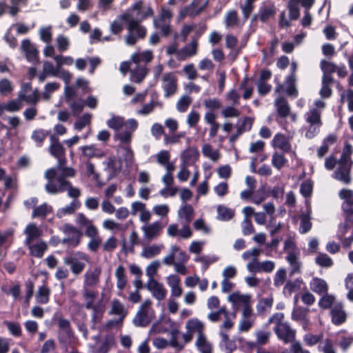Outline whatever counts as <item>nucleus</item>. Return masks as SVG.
<instances>
[{
  "label": "nucleus",
  "instance_id": "f257e3e1",
  "mask_svg": "<svg viewBox=\"0 0 353 353\" xmlns=\"http://www.w3.org/2000/svg\"><path fill=\"white\" fill-rule=\"evenodd\" d=\"M143 1L139 0L135 2L132 6V10L137 11L135 18H133L129 14H123L121 19L128 23V29L129 32L135 31L139 38L143 39L146 35V29L145 27L140 25V23L143 20L151 17L154 15V11L151 6H148L144 13L139 17V11L142 8Z\"/></svg>",
  "mask_w": 353,
  "mask_h": 353
},
{
  "label": "nucleus",
  "instance_id": "f03ea898",
  "mask_svg": "<svg viewBox=\"0 0 353 353\" xmlns=\"http://www.w3.org/2000/svg\"><path fill=\"white\" fill-rule=\"evenodd\" d=\"M63 260V263L70 267L71 272L77 276L83 272L85 263L89 261V256L84 252L77 251L66 255Z\"/></svg>",
  "mask_w": 353,
  "mask_h": 353
},
{
  "label": "nucleus",
  "instance_id": "7ed1b4c3",
  "mask_svg": "<svg viewBox=\"0 0 353 353\" xmlns=\"http://www.w3.org/2000/svg\"><path fill=\"white\" fill-rule=\"evenodd\" d=\"M152 302L150 299L145 300L139 307L135 316L133 319V324L136 327H145L150 325L152 316L150 314Z\"/></svg>",
  "mask_w": 353,
  "mask_h": 353
},
{
  "label": "nucleus",
  "instance_id": "20e7f679",
  "mask_svg": "<svg viewBox=\"0 0 353 353\" xmlns=\"http://www.w3.org/2000/svg\"><path fill=\"white\" fill-rule=\"evenodd\" d=\"M315 0H289L288 8L291 20H297L300 16L299 3L305 8L310 9L314 4Z\"/></svg>",
  "mask_w": 353,
  "mask_h": 353
},
{
  "label": "nucleus",
  "instance_id": "39448f33",
  "mask_svg": "<svg viewBox=\"0 0 353 353\" xmlns=\"http://www.w3.org/2000/svg\"><path fill=\"white\" fill-rule=\"evenodd\" d=\"M274 330L277 337L285 343L292 342L295 339V331L286 322L274 327Z\"/></svg>",
  "mask_w": 353,
  "mask_h": 353
},
{
  "label": "nucleus",
  "instance_id": "423d86ee",
  "mask_svg": "<svg viewBox=\"0 0 353 353\" xmlns=\"http://www.w3.org/2000/svg\"><path fill=\"white\" fill-rule=\"evenodd\" d=\"M163 81L165 82L163 88L165 92L164 96L170 97L172 96L177 90V78L173 72L164 74Z\"/></svg>",
  "mask_w": 353,
  "mask_h": 353
},
{
  "label": "nucleus",
  "instance_id": "0eeeda50",
  "mask_svg": "<svg viewBox=\"0 0 353 353\" xmlns=\"http://www.w3.org/2000/svg\"><path fill=\"white\" fill-rule=\"evenodd\" d=\"M21 48L29 62H37L39 60V51L28 39L21 41Z\"/></svg>",
  "mask_w": 353,
  "mask_h": 353
},
{
  "label": "nucleus",
  "instance_id": "6e6552de",
  "mask_svg": "<svg viewBox=\"0 0 353 353\" xmlns=\"http://www.w3.org/2000/svg\"><path fill=\"white\" fill-rule=\"evenodd\" d=\"M101 268L96 266L93 270L86 271L84 274L83 287H94L99 284Z\"/></svg>",
  "mask_w": 353,
  "mask_h": 353
},
{
  "label": "nucleus",
  "instance_id": "1a4fd4ad",
  "mask_svg": "<svg viewBox=\"0 0 353 353\" xmlns=\"http://www.w3.org/2000/svg\"><path fill=\"white\" fill-rule=\"evenodd\" d=\"M58 326L60 329L59 332V339L61 343L70 341L72 336V330L70 327V321L64 318H59L58 320Z\"/></svg>",
  "mask_w": 353,
  "mask_h": 353
},
{
  "label": "nucleus",
  "instance_id": "9d476101",
  "mask_svg": "<svg viewBox=\"0 0 353 353\" xmlns=\"http://www.w3.org/2000/svg\"><path fill=\"white\" fill-rule=\"evenodd\" d=\"M202 0H192V3L185 8V14L190 17H195L199 14L207 6L208 1H206L203 4Z\"/></svg>",
  "mask_w": 353,
  "mask_h": 353
},
{
  "label": "nucleus",
  "instance_id": "9b49d317",
  "mask_svg": "<svg viewBox=\"0 0 353 353\" xmlns=\"http://www.w3.org/2000/svg\"><path fill=\"white\" fill-rule=\"evenodd\" d=\"M51 144L49 148L50 153L55 158L65 154V150L59 142V139L55 135L50 137Z\"/></svg>",
  "mask_w": 353,
  "mask_h": 353
},
{
  "label": "nucleus",
  "instance_id": "f8f14e48",
  "mask_svg": "<svg viewBox=\"0 0 353 353\" xmlns=\"http://www.w3.org/2000/svg\"><path fill=\"white\" fill-rule=\"evenodd\" d=\"M303 279L298 278L294 281L288 280L283 287V293L285 296L289 297L293 292L299 291L301 288Z\"/></svg>",
  "mask_w": 353,
  "mask_h": 353
},
{
  "label": "nucleus",
  "instance_id": "ddd939ff",
  "mask_svg": "<svg viewBox=\"0 0 353 353\" xmlns=\"http://www.w3.org/2000/svg\"><path fill=\"white\" fill-rule=\"evenodd\" d=\"M26 234V244L30 245L41 235V232L34 223H29L24 231Z\"/></svg>",
  "mask_w": 353,
  "mask_h": 353
},
{
  "label": "nucleus",
  "instance_id": "4468645a",
  "mask_svg": "<svg viewBox=\"0 0 353 353\" xmlns=\"http://www.w3.org/2000/svg\"><path fill=\"white\" fill-rule=\"evenodd\" d=\"M332 323L339 325L343 323L346 320V314L342 309V305L334 306L330 311Z\"/></svg>",
  "mask_w": 353,
  "mask_h": 353
},
{
  "label": "nucleus",
  "instance_id": "2eb2a0df",
  "mask_svg": "<svg viewBox=\"0 0 353 353\" xmlns=\"http://www.w3.org/2000/svg\"><path fill=\"white\" fill-rule=\"evenodd\" d=\"M275 106L278 115L281 118H286L290 112L288 101L283 97L278 98L275 101Z\"/></svg>",
  "mask_w": 353,
  "mask_h": 353
},
{
  "label": "nucleus",
  "instance_id": "dca6fc26",
  "mask_svg": "<svg viewBox=\"0 0 353 353\" xmlns=\"http://www.w3.org/2000/svg\"><path fill=\"white\" fill-rule=\"evenodd\" d=\"M310 288L313 292L323 294L327 292L328 285L325 280L316 277L310 282Z\"/></svg>",
  "mask_w": 353,
  "mask_h": 353
},
{
  "label": "nucleus",
  "instance_id": "f3484780",
  "mask_svg": "<svg viewBox=\"0 0 353 353\" xmlns=\"http://www.w3.org/2000/svg\"><path fill=\"white\" fill-rule=\"evenodd\" d=\"M332 177L344 184L351 183L350 168H337L332 174Z\"/></svg>",
  "mask_w": 353,
  "mask_h": 353
},
{
  "label": "nucleus",
  "instance_id": "a211bd4d",
  "mask_svg": "<svg viewBox=\"0 0 353 353\" xmlns=\"http://www.w3.org/2000/svg\"><path fill=\"white\" fill-rule=\"evenodd\" d=\"M161 225L159 221H155L152 224L143 228L145 237L148 240H152L154 237L160 234Z\"/></svg>",
  "mask_w": 353,
  "mask_h": 353
},
{
  "label": "nucleus",
  "instance_id": "6ab92c4d",
  "mask_svg": "<svg viewBox=\"0 0 353 353\" xmlns=\"http://www.w3.org/2000/svg\"><path fill=\"white\" fill-rule=\"evenodd\" d=\"M305 119L307 123L309 124H318L322 125L323 122L321 121V116L318 109L314 108L305 114Z\"/></svg>",
  "mask_w": 353,
  "mask_h": 353
},
{
  "label": "nucleus",
  "instance_id": "aec40b11",
  "mask_svg": "<svg viewBox=\"0 0 353 353\" xmlns=\"http://www.w3.org/2000/svg\"><path fill=\"white\" fill-rule=\"evenodd\" d=\"M30 254L37 258H41L44 252L48 249V245L46 242L41 241L32 245H28Z\"/></svg>",
  "mask_w": 353,
  "mask_h": 353
},
{
  "label": "nucleus",
  "instance_id": "412c9836",
  "mask_svg": "<svg viewBox=\"0 0 353 353\" xmlns=\"http://www.w3.org/2000/svg\"><path fill=\"white\" fill-rule=\"evenodd\" d=\"M50 289L43 285L39 288L36 294L37 301L41 304H46L49 302Z\"/></svg>",
  "mask_w": 353,
  "mask_h": 353
},
{
  "label": "nucleus",
  "instance_id": "4be33fe9",
  "mask_svg": "<svg viewBox=\"0 0 353 353\" xmlns=\"http://www.w3.org/2000/svg\"><path fill=\"white\" fill-rule=\"evenodd\" d=\"M275 14L276 9L273 5L262 6L259 9V17L261 21L265 22L270 18L274 17Z\"/></svg>",
  "mask_w": 353,
  "mask_h": 353
},
{
  "label": "nucleus",
  "instance_id": "5701e85b",
  "mask_svg": "<svg viewBox=\"0 0 353 353\" xmlns=\"http://www.w3.org/2000/svg\"><path fill=\"white\" fill-rule=\"evenodd\" d=\"M274 145L284 152H288L290 149V144L285 137L281 134H276L273 140Z\"/></svg>",
  "mask_w": 353,
  "mask_h": 353
},
{
  "label": "nucleus",
  "instance_id": "b1692460",
  "mask_svg": "<svg viewBox=\"0 0 353 353\" xmlns=\"http://www.w3.org/2000/svg\"><path fill=\"white\" fill-rule=\"evenodd\" d=\"M271 336L272 333L269 330H256L255 332L256 345L261 346L268 344L270 342Z\"/></svg>",
  "mask_w": 353,
  "mask_h": 353
},
{
  "label": "nucleus",
  "instance_id": "393cba45",
  "mask_svg": "<svg viewBox=\"0 0 353 353\" xmlns=\"http://www.w3.org/2000/svg\"><path fill=\"white\" fill-rule=\"evenodd\" d=\"M341 208L345 214V227L348 223H353V199L352 201H344Z\"/></svg>",
  "mask_w": 353,
  "mask_h": 353
},
{
  "label": "nucleus",
  "instance_id": "a878e982",
  "mask_svg": "<svg viewBox=\"0 0 353 353\" xmlns=\"http://www.w3.org/2000/svg\"><path fill=\"white\" fill-rule=\"evenodd\" d=\"M224 23L226 27L237 26L239 23L237 11L235 10H229L225 17Z\"/></svg>",
  "mask_w": 353,
  "mask_h": 353
},
{
  "label": "nucleus",
  "instance_id": "bb28decb",
  "mask_svg": "<svg viewBox=\"0 0 353 353\" xmlns=\"http://www.w3.org/2000/svg\"><path fill=\"white\" fill-rule=\"evenodd\" d=\"M115 276L117 278V288L120 290H122L127 283L125 268L122 265H119L117 268L115 272Z\"/></svg>",
  "mask_w": 353,
  "mask_h": 353
},
{
  "label": "nucleus",
  "instance_id": "cd10ccee",
  "mask_svg": "<svg viewBox=\"0 0 353 353\" xmlns=\"http://www.w3.org/2000/svg\"><path fill=\"white\" fill-rule=\"evenodd\" d=\"M80 206V201L79 200L74 199L70 203V205L59 209L58 211V215L61 217L66 214H72L74 213L76 210L78 209Z\"/></svg>",
  "mask_w": 353,
  "mask_h": 353
},
{
  "label": "nucleus",
  "instance_id": "c85d7f7f",
  "mask_svg": "<svg viewBox=\"0 0 353 353\" xmlns=\"http://www.w3.org/2000/svg\"><path fill=\"white\" fill-rule=\"evenodd\" d=\"M107 165L112 176L117 175L121 169V163L117 161L115 157H108Z\"/></svg>",
  "mask_w": 353,
  "mask_h": 353
},
{
  "label": "nucleus",
  "instance_id": "c756f323",
  "mask_svg": "<svg viewBox=\"0 0 353 353\" xmlns=\"http://www.w3.org/2000/svg\"><path fill=\"white\" fill-rule=\"evenodd\" d=\"M98 292L94 290L84 289L83 292V297L86 301L85 307L88 310H90L92 305H94V301L97 298Z\"/></svg>",
  "mask_w": 353,
  "mask_h": 353
},
{
  "label": "nucleus",
  "instance_id": "7c9ffc66",
  "mask_svg": "<svg viewBox=\"0 0 353 353\" xmlns=\"http://www.w3.org/2000/svg\"><path fill=\"white\" fill-rule=\"evenodd\" d=\"M114 344V338L112 335L105 336L102 344L94 353H108L110 347Z\"/></svg>",
  "mask_w": 353,
  "mask_h": 353
},
{
  "label": "nucleus",
  "instance_id": "2f4dec72",
  "mask_svg": "<svg viewBox=\"0 0 353 353\" xmlns=\"http://www.w3.org/2000/svg\"><path fill=\"white\" fill-rule=\"evenodd\" d=\"M90 309L92 310V321L95 324L101 320L105 310L104 306L98 303L92 305Z\"/></svg>",
  "mask_w": 353,
  "mask_h": 353
},
{
  "label": "nucleus",
  "instance_id": "473e14b6",
  "mask_svg": "<svg viewBox=\"0 0 353 353\" xmlns=\"http://www.w3.org/2000/svg\"><path fill=\"white\" fill-rule=\"evenodd\" d=\"M239 122H241L237 127L239 132L244 133L251 130L254 123V119L250 117H244L242 120L239 119Z\"/></svg>",
  "mask_w": 353,
  "mask_h": 353
},
{
  "label": "nucleus",
  "instance_id": "72a5a7b5",
  "mask_svg": "<svg viewBox=\"0 0 353 353\" xmlns=\"http://www.w3.org/2000/svg\"><path fill=\"white\" fill-rule=\"evenodd\" d=\"M49 133L50 131H46L43 129L35 130L33 131L31 137L39 146H41Z\"/></svg>",
  "mask_w": 353,
  "mask_h": 353
},
{
  "label": "nucleus",
  "instance_id": "f704fd0d",
  "mask_svg": "<svg viewBox=\"0 0 353 353\" xmlns=\"http://www.w3.org/2000/svg\"><path fill=\"white\" fill-rule=\"evenodd\" d=\"M312 226V223L310 221V217L308 214H303L301 217V223L299 232L301 234H305L308 232Z\"/></svg>",
  "mask_w": 353,
  "mask_h": 353
},
{
  "label": "nucleus",
  "instance_id": "c9c22d12",
  "mask_svg": "<svg viewBox=\"0 0 353 353\" xmlns=\"http://www.w3.org/2000/svg\"><path fill=\"white\" fill-rule=\"evenodd\" d=\"M22 108V101L18 98L16 99L10 100L5 103L6 111L9 112H14L19 111Z\"/></svg>",
  "mask_w": 353,
  "mask_h": 353
},
{
  "label": "nucleus",
  "instance_id": "e433bc0d",
  "mask_svg": "<svg viewBox=\"0 0 353 353\" xmlns=\"http://www.w3.org/2000/svg\"><path fill=\"white\" fill-rule=\"evenodd\" d=\"M160 252L161 248L159 245H152L151 246L144 248L141 253V256L146 259H150L157 256Z\"/></svg>",
  "mask_w": 353,
  "mask_h": 353
},
{
  "label": "nucleus",
  "instance_id": "4c0bfd02",
  "mask_svg": "<svg viewBox=\"0 0 353 353\" xmlns=\"http://www.w3.org/2000/svg\"><path fill=\"white\" fill-rule=\"evenodd\" d=\"M186 328L188 332L192 333L196 331L200 333L203 332V325L197 319H190L186 323Z\"/></svg>",
  "mask_w": 353,
  "mask_h": 353
},
{
  "label": "nucleus",
  "instance_id": "58836bf2",
  "mask_svg": "<svg viewBox=\"0 0 353 353\" xmlns=\"http://www.w3.org/2000/svg\"><path fill=\"white\" fill-rule=\"evenodd\" d=\"M192 103V98L188 95L182 96L176 103V109L180 112H185Z\"/></svg>",
  "mask_w": 353,
  "mask_h": 353
},
{
  "label": "nucleus",
  "instance_id": "ea45409f",
  "mask_svg": "<svg viewBox=\"0 0 353 353\" xmlns=\"http://www.w3.org/2000/svg\"><path fill=\"white\" fill-rule=\"evenodd\" d=\"M4 324L6 325L8 330L12 335L16 337L21 336V327L19 323L5 321Z\"/></svg>",
  "mask_w": 353,
  "mask_h": 353
},
{
  "label": "nucleus",
  "instance_id": "a19ab883",
  "mask_svg": "<svg viewBox=\"0 0 353 353\" xmlns=\"http://www.w3.org/2000/svg\"><path fill=\"white\" fill-rule=\"evenodd\" d=\"M10 3L11 4L9 6V14L11 16H16L19 12L20 8L19 6H26L28 3V0H9Z\"/></svg>",
  "mask_w": 353,
  "mask_h": 353
},
{
  "label": "nucleus",
  "instance_id": "79ce46f5",
  "mask_svg": "<svg viewBox=\"0 0 353 353\" xmlns=\"http://www.w3.org/2000/svg\"><path fill=\"white\" fill-rule=\"evenodd\" d=\"M287 161L288 160L285 159V156L283 154L274 152L272 155V164L274 168H276L278 170L282 168Z\"/></svg>",
  "mask_w": 353,
  "mask_h": 353
},
{
  "label": "nucleus",
  "instance_id": "37998d69",
  "mask_svg": "<svg viewBox=\"0 0 353 353\" xmlns=\"http://www.w3.org/2000/svg\"><path fill=\"white\" fill-rule=\"evenodd\" d=\"M81 236H82L81 232L77 233V234H74L70 237L64 238L61 241V243L63 244L68 245L69 247L75 248V247H77L80 244Z\"/></svg>",
  "mask_w": 353,
  "mask_h": 353
},
{
  "label": "nucleus",
  "instance_id": "c03bdc74",
  "mask_svg": "<svg viewBox=\"0 0 353 353\" xmlns=\"http://www.w3.org/2000/svg\"><path fill=\"white\" fill-rule=\"evenodd\" d=\"M92 115L85 113L83 114L78 120L74 123V128L79 131L81 130L85 125H88L91 122Z\"/></svg>",
  "mask_w": 353,
  "mask_h": 353
},
{
  "label": "nucleus",
  "instance_id": "a18cd8bd",
  "mask_svg": "<svg viewBox=\"0 0 353 353\" xmlns=\"http://www.w3.org/2000/svg\"><path fill=\"white\" fill-rule=\"evenodd\" d=\"M287 260L292 267L290 275H292L295 273H299L301 272L300 263L298 261V258L294 253L289 254L287 256Z\"/></svg>",
  "mask_w": 353,
  "mask_h": 353
},
{
  "label": "nucleus",
  "instance_id": "49530a36",
  "mask_svg": "<svg viewBox=\"0 0 353 353\" xmlns=\"http://www.w3.org/2000/svg\"><path fill=\"white\" fill-rule=\"evenodd\" d=\"M307 316L308 309L301 307L294 309L292 312V319L296 322L303 320Z\"/></svg>",
  "mask_w": 353,
  "mask_h": 353
},
{
  "label": "nucleus",
  "instance_id": "de8ad7c7",
  "mask_svg": "<svg viewBox=\"0 0 353 353\" xmlns=\"http://www.w3.org/2000/svg\"><path fill=\"white\" fill-rule=\"evenodd\" d=\"M319 301V305L322 309H328L330 308L334 302V296L328 294L327 293H325Z\"/></svg>",
  "mask_w": 353,
  "mask_h": 353
},
{
  "label": "nucleus",
  "instance_id": "09e8293b",
  "mask_svg": "<svg viewBox=\"0 0 353 353\" xmlns=\"http://www.w3.org/2000/svg\"><path fill=\"white\" fill-rule=\"evenodd\" d=\"M287 83L288 87L285 90L286 93L292 97H296L298 96V90L296 88L294 78L292 76L288 77Z\"/></svg>",
  "mask_w": 353,
  "mask_h": 353
},
{
  "label": "nucleus",
  "instance_id": "8fccbe9b",
  "mask_svg": "<svg viewBox=\"0 0 353 353\" xmlns=\"http://www.w3.org/2000/svg\"><path fill=\"white\" fill-rule=\"evenodd\" d=\"M124 307L118 299H114L112 302L111 313L116 315H121L122 319L125 317Z\"/></svg>",
  "mask_w": 353,
  "mask_h": 353
},
{
  "label": "nucleus",
  "instance_id": "3c124183",
  "mask_svg": "<svg viewBox=\"0 0 353 353\" xmlns=\"http://www.w3.org/2000/svg\"><path fill=\"white\" fill-rule=\"evenodd\" d=\"M316 263L321 267L329 268L333 265L332 259L326 254H320L316 258Z\"/></svg>",
  "mask_w": 353,
  "mask_h": 353
},
{
  "label": "nucleus",
  "instance_id": "603ef678",
  "mask_svg": "<svg viewBox=\"0 0 353 353\" xmlns=\"http://www.w3.org/2000/svg\"><path fill=\"white\" fill-rule=\"evenodd\" d=\"M108 125L115 130H119L124 125V119L120 117H113L107 122Z\"/></svg>",
  "mask_w": 353,
  "mask_h": 353
},
{
  "label": "nucleus",
  "instance_id": "864d4df0",
  "mask_svg": "<svg viewBox=\"0 0 353 353\" xmlns=\"http://www.w3.org/2000/svg\"><path fill=\"white\" fill-rule=\"evenodd\" d=\"M204 106L209 109L210 111L214 112L221 108V103L217 99H205L203 102Z\"/></svg>",
  "mask_w": 353,
  "mask_h": 353
},
{
  "label": "nucleus",
  "instance_id": "5fc2aeb1",
  "mask_svg": "<svg viewBox=\"0 0 353 353\" xmlns=\"http://www.w3.org/2000/svg\"><path fill=\"white\" fill-rule=\"evenodd\" d=\"M286 279V271L285 269H279L275 274L274 285L276 287L282 285Z\"/></svg>",
  "mask_w": 353,
  "mask_h": 353
},
{
  "label": "nucleus",
  "instance_id": "6e6d98bb",
  "mask_svg": "<svg viewBox=\"0 0 353 353\" xmlns=\"http://www.w3.org/2000/svg\"><path fill=\"white\" fill-rule=\"evenodd\" d=\"M13 90V87L11 82L7 79H2L0 80V94L6 95Z\"/></svg>",
  "mask_w": 353,
  "mask_h": 353
},
{
  "label": "nucleus",
  "instance_id": "4d7b16f0",
  "mask_svg": "<svg viewBox=\"0 0 353 353\" xmlns=\"http://www.w3.org/2000/svg\"><path fill=\"white\" fill-rule=\"evenodd\" d=\"M312 192V183L310 181H303L300 186V193L305 198L310 196Z\"/></svg>",
  "mask_w": 353,
  "mask_h": 353
},
{
  "label": "nucleus",
  "instance_id": "13d9d810",
  "mask_svg": "<svg viewBox=\"0 0 353 353\" xmlns=\"http://www.w3.org/2000/svg\"><path fill=\"white\" fill-rule=\"evenodd\" d=\"M194 212L193 208L191 205H185L179 211V215L185 218L187 222H190Z\"/></svg>",
  "mask_w": 353,
  "mask_h": 353
},
{
  "label": "nucleus",
  "instance_id": "bf43d9fd",
  "mask_svg": "<svg viewBox=\"0 0 353 353\" xmlns=\"http://www.w3.org/2000/svg\"><path fill=\"white\" fill-rule=\"evenodd\" d=\"M48 214V205L46 203H43L37 207H36L33 212L32 216V217H46Z\"/></svg>",
  "mask_w": 353,
  "mask_h": 353
},
{
  "label": "nucleus",
  "instance_id": "052dcab7",
  "mask_svg": "<svg viewBox=\"0 0 353 353\" xmlns=\"http://www.w3.org/2000/svg\"><path fill=\"white\" fill-rule=\"evenodd\" d=\"M217 212L221 219L225 221L230 220L234 216L232 210L226 207L219 206Z\"/></svg>",
  "mask_w": 353,
  "mask_h": 353
},
{
  "label": "nucleus",
  "instance_id": "680f3d73",
  "mask_svg": "<svg viewBox=\"0 0 353 353\" xmlns=\"http://www.w3.org/2000/svg\"><path fill=\"white\" fill-rule=\"evenodd\" d=\"M321 68L323 73L332 74L336 72L337 66L333 63L322 60L321 61Z\"/></svg>",
  "mask_w": 353,
  "mask_h": 353
},
{
  "label": "nucleus",
  "instance_id": "e2e57ef3",
  "mask_svg": "<svg viewBox=\"0 0 353 353\" xmlns=\"http://www.w3.org/2000/svg\"><path fill=\"white\" fill-rule=\"evenodd\" d=\"M240 114V111L233 106H227L221 112L222 116L225 118L238 117Z\"/></svg>",
  "mask_w": 353,
  "mask_h": 353
},
{
  "label": "nucleus",
  "instance_id": "0e129e2a",
  "mask_svg": "<svg viewBox=\"0 0 353 353\" xmlns=\"http://www.w3.org/2000/svg\"><path fill=\"white\" fill-rule=\"evenodd\" d=\"M310 126L308 127L306 132H305V137L307 139H311L315 137L319 132H320V128L322 125H319L318 124H309Z\"/></svg>",
  "mask_w": 353,
  "mask_h": 353
},
{
  "label": "nucleus",
  "instance_id": "69168bd1",
  "mask_svg": "<svg viewBox=\"0 0 353 353\" xmlns=\"http://www.w3.org/2000/svg\"><path fill=\"white\" fill-rule=\"evenodd\" d=\"M25 286H26V297H25V303L28 304L29 301H30V299L32 298L33 293H34V283L32 281H31L30 279H28L26 282Z\"/></svg>",
  "mask_w": 353,
  "mask_h": 353
},
{
  "label": "nucleus",
  "instance_id": "338daca9",
  "mask_svg": "<svg viewBox=\"0 0 353 353\" xmlns=\"http://www.w3.org/2000/svg\"><path fill=\"white\" fill-rule=\"evenodd\" d=\"M257 88L259 95L263 97L267 95L269 92H270L272 90V85L265 82L258 81Z\"/></svg>",
  "mask_w": 353,
  "mask_h": 353
},
{
  "label": "nucleus",
  "instance_id": "774afa93",
  "mask_svg": "<svg viewBox=\"0 0 353 353\" xmlns=\"http://www.w3.org/2000/svg\"><path fill=\"white\" fill-rule=\"evenodd\" d=\"M170 154L168 150H161L157 154V162L163 165L170 161Z\"/></svg>",
  "mask_w": 353,
  "mask_h": 353
}]
</instances>
